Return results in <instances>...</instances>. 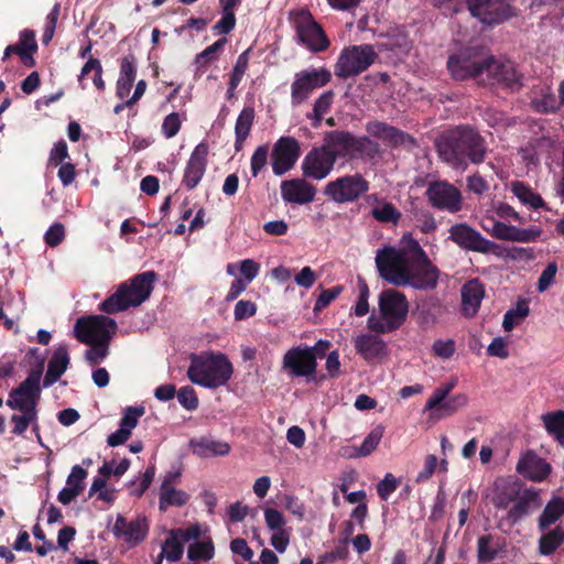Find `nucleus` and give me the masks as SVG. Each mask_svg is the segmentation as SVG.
I'll return each mask as SVG.
<instances>
[{
    "mask_svg": "<svg viewBox=\"0 0 564 564\" xmlns=\"http://www.w3.org/2000/svg\"><path fill=\"white\" fill-rule=\"evenodd\" d=\"M316 356L310 349L294 347L283 356V368L289 370L292 376H311L316 371Z\"/></svg>",
    "mask_w": 564,
    "mask_h": 564,
    "instance_id": "412c9836",
    "label": "nucleus"
},
{
    "mask_svg": "<svg viewBox=\"0 0 564 564\" xmlns=\"http://www.w3.org/2000/svg\"><path fill=\"white\" fill-rule=\"evenodd\" d=\"M264 519L267 527L270 530H283L282 527L284 525L285 521L283 514L280 511L268 508L264 510Z\"/></svg>",
    "mask_w": 564,
    "mask_h": 564,
    "instance_id": "69168bd1",
    "label": "nucleus"
},
{
    "mask_svg": "<svg viewBox=\"0 0 564 564\" xmlns=\"http://www.w3.org/2000/svg\"><path fill=\"white\" fill-rule=\"evenodd\" d=\"M477 83L513 89L519 85V74L510 61L484 54V64L480 67Z\"/></svg>",
    "mask_w": 564,
    "mask_h": 564,
    "instance_id": "1a4fd4ad",
    "label": "nucleus"
},
{
    "mask_svg": "<svg viewBox=\"0 0 564 564\" xmlns=\"http://www.w3.org/2000/svg\"><path fill=\"white\" fill-rule=\"evenodd\" d=\"M510 189L513 195L524 205H528L534 209L544 206L542 197L534 193L528 185L522 182L511 183Z\"/></svg>",
    "mask_w": 564,
    "mask_h": 564,
    "instance_id": "79ce46f5",
    "label": "nucleus"
},
{
    "mask_svg": "<svg viewBox=\"0 0 564 564\" xmlns=\"http://www.w3.org/2000/svg\"><path fill=\"white\" fill-rule=\"evenodd\" d=\"M468 402V398L464 393L455 394L451 398H446L444 403L434 414L435 417L449 416L456 413L459 409L464 408Z\"/></svg>",
    "mask_w": 564,
    "mask_h": 564,
    "instance_id": "09e8293b",
    "label": "nucleus"
},
{
    "mask_svg": "<svg viewBox=\"0 0 564 564\" xmlns=\"http://www.w3.org/2000/svg\"><path fill=\"white\" fill-rule=\"evenodd\" d=\"M155 281L156 273L154 271L137 274L129 281L119 284L117 291L99 305L100 311L116 314L141 305L150 297Z\"/></svg>",
    "mask_w": 564,
    "mask_h": 564,
    "instance_id": "f03ea898",
    "label": "nucleus"
},
{
    "mask_svg": "<svg viewBox=\"0 0 564 564\" xmlns=\"http://www.w3.org/2000/svg\"><path fill=\"white\" fill-rule=\"evenodd\" d=\"M491 228H487L485 224H482V228L494 238L500 240L530 242L536 240L541 235V230L538 228L521 229L497 220H491Z\"/></svg>",
    "mask_w": 564,
    "mask_h": 564,
    "instance_id": "5701e85b",
    "label": "nucleus"
},
{
    "mask_svg": "<svg viewBox=\"0 0 564 564\" xmlns=\"http://www.w3.org/2000/svg\"><path fill=\"white\" fill-rule=\"evenodd\" d=\"M366 131L369 135L381 140L390 147L414 144V139L410 134L382 121L373 120L367 122Z\"/></svg>",
    "mask_w": 564,
    "mask_h": 564,
    "instance_id": "4be33fe9",
    "label": "nucleus"
},
{
    "mask_svg": "<svg viewBox=\"0 0 564 564\" xmlns=\"http://www.w3.org/2000/svg\"><path fill=\"white\" fill-rule=\"evenodd\" d=\"M436 149L442 160L463 170L468 162L481 163L486 155L484 139L469 127H457L444 132L436 141Z\"/></svg>",
    "mask_w": 564,
    "mask_h": 564,
    "instance_id": "f257e3e1",
    "label": "nucleus"
},
{
    "mask_svg": "<svg viewBox=\"0 0 564 564\" xmlns=\"http://www.w3.org/2000/svg\"><path fill=\"white\" fill-rule=\"evenodd\" d=\"M430 204L441 210L457 213L462 209V194L447 182H432L426 188Z\"/></svg>",
    "mask_w": 564,
    "mask_h": 564,
    "instance_id": "dca6fc26",
    "label": "nucleus"
},
{
    "mask_svg": "<svg viewBox=\"0 0 564 564\" xmlns=\"http://www.w3.org/2000/svg\"><path fill=\"white\" fill-rule=\"evenodd\" d=\"M68 365V349L65 345H61L54 350L48 361L47 371L43 380V386L47 388L55 383L61 378V376L66 371Z\"/></svg>",
    "mask_w": 564,
    "mask_h": 564,
    "instance_id": "2f4dec72",
    "label": "nucleus"
},
{
    "mask_svg": "<svg viewBox=\"0 0 564 564\" xmlns=\"http://www.w3.org/2000/svg\"><path fill=\"white\" fill-rule=\"evenodd\" d=\"M564 516V497H554L545 506L543 512L539 517V529L545 531L550 525L554 524Z\"/></svg>",
    "mask_w": 564,
    "mask_h": 564,
    "instance_id": "4c0bfd02",
    "label": "nucleus"
},
{
    "mask_svg": "<svg viewBox=\"0 0 564 564\" xmlns=\"http://www.w3.org/2000/svg\"><path fill=\"white\" fill-rule=\"evenodd\" d=\"M297 36L313 52L326 50L329 42L319 26L307 12H302L297 20Z\"/></svg>",
    "mask_w": 564,
    "mask_h": 564,
    "instance_id": "aec40b11",
    "label": "nucleus"
},
{
    "mask_svg": "<svg viewBox=\"0 0 564 564\" xmlns=\"http://www.w3.org/2000/svg\"><path fill=\"white\" fill-rule=\"evenodd\" d=\"M502 550L500 538L491 534L481 535L477 540V555L479 563L492 561Z\"/></svg>",
    "mask_w": 564,
    "mask_h": 564,
    "instance_id": "e433bc0d",
    "label": "nucleus"
},
{
    "mask_svg": "<svg viewBox=\"0 0 564 564\" xmlns=\"http://www.w3.org/2000/svg\"><path fill=\"white\" fill-rule=\"evenodd\" d=\"M177 399L178 402L187 410H195L198 405V399L195 390L189 386L180 389Z\"/></svg>",
    "mask_w": 564,
    "mask_h": 564,
    "instance_id": "052dcab7",
    "label": "nucleus"
},
{
    "mask_svg": "<svg viewBox=\"0 0 564 564\" xmlns=\"http://www.w3.org/2000/svg\"><path fill=\"white\" fill-rule=\"evenodd\" d=\"M398 479L390 473L378 484L377 491L382 500H387L389 496L398 488Z\"/></svg>",
    "mask_w": 564,
    "mask_h": 564,
    "instance_id": "bf43d9fd",
    "label": "nucleus"
},
{
    "mask_svg": "<svg viewBox=\"0 0 564 564\" xmlns=\"http://www.w3.org/2000/svg\"><path fill=\"white\" fill-rule=\"evenodd\" d=\"M416 247H421L419 242L411 241L405 248L388 247L378 250L376 265L380 275L393 285L404 286L405 276L416 256Z\"/></svg>",
    "mask_w": 564,
    "mask_h": 564,
    "instance_id": "423d86ee",
    "label": "nucleus"
},
{
    "mask_svg": "<svg viewBox=\"0 0 564 564\" xmlns=\"http://www.w3.org/2000/svg\"><path fill=\"white\" fill-rule=\"evenodd\" d=\"M371 216L380 223L398 224L401 218V213L392 203L380 200L372 208Z\"/></svg>",
    "mask_w": 564,
    "mask_h": 564,
    "instance_id": "37998d69",
    "label": "nucleus"
},
{
    "mask_svg": "<svg viewBox=\"0 0 564 564\" xmlns=\"http://www.w3.org/2000/svg\"><path fill=\"white\" fill-rule=\"evenodd\" d=\"M542 506V500L536 490L525 489L520 495L518 501L509 510L508 517L512 522L519 521L522 517L538 510Z\"/></svg>",
    "mask_w": 564,
    "mask_h": 564,
    "instance_id": "7c9ffc66",
    "label": "nucleus"
},
{
    "mask_svg": "<svg viewBox=\"0 0 564 564\" xmlns=\"http://www.w3.org/2000/svg\"><path fill=\"white\" fill-rule=\"evenodd\" d=\"M517 470L524 477L542 481L551 471V466L534 454H527L517 464Z\"/></svg>",
    "mask_w": 564,
    "mask_h": 564,
    "instance_id": "c756f323",
    "label": "nucleus"
},
{
    "mask_svg": "<svg viewBox=\"0 0 564 564\" xmlns=\"http://www.w3.org/2000/svg\"><path fill=\"white\" fill-rule=\"evenodd\" d=\"M334 101V91L327 90L323 93L314 102L313 113L307 115L308 119L313 120V127L317 128L321 124L323 116L328 112Z\"/></svg>",
    "mask_w": 564,
    "mask_h": 564,
    "instance_id": "a18cd8bd",
    "label": "nucleus"
},
{
    "mask_svg": "<svg viewBox=\"0 0 564 564\" xmlns=\"http://www.w3.org/2000/svg\"><path fill=\"white\" fill-rule=\"evenodd\" d=\"M335 163L333 156L321 145L313 148L305 155L302 162V171L304 176L321 181L330 174Z\"/></svg>",
    "mask_w": 564,
    "mask_h": 564,
    "instance_id": "6ab92c4d",
    "label": "nucleus"
},
{
    "mask_svg": "<svg viewBox=\"0 0 564 564\" xmlns=\"http://www.w3.org/2000/svg\"><path fill=\"white\" fill-rule=\"evenodd\" d=\"M383 436V427H375L364 440L362 444L355 451V454H350V457H366L370 455L380 443Z\"/></svg>",
    "mask_w": 564,
    "mask_h": 564,
    "instance_id": "de8ad7c7",
    "label": "nucleus"
},
{
    "mask_svg": "<svg viewBox=\"0 0 564 564\" xmlns=\"http://www.w3.org/2000/svg\"><path fill=\"white\" fill-rule=\"evenodd\" d=\"M208 145L199 143L191 154L184 171L183 183L188 189L195 188L206 171Z\"/></svg>",
    "mask_w": 564,
    "mask_h": 564,
    "instance_id": "393cba45",
    "label": "nucleus"
},
{
    "mask_svg": "<svg viewBox=\"0 0 564 564\" xmlns=\"http://www.w3.org/2000/svg\"><path fill=\"white\" fill-rule=\"evenodd\" d=\"M181 128V121L178 115L173 112L170 113L163 121L162 131L164 135L170 139L176 135Z\"/></svg>",
    "mask_w": 564,
    "mask_h": 564,
    "instance_id": "774afa93",
    "label": "nucleus"
},
{
    "mask_svg": "<svg viewBox=\"0 0 564 564\" xmlns=\"http://www.w3.org/2000/svg\"><path fill=\"white\" fill-rule=\"evenodd\" d=\"M22 415H12V422L14 423L13 433L21 435L23 434L31 422L36 417V411H21Z\"/></svg>",
    "mask_w": 564,
    "mask_h": 564,
    "instance_id": "6e6d98bb",
    "label": "nucleus"
},
{
    "mask_svg": "<svg viewBox=\"0 0 564 564\" xmlns=\"http://www.w3.org/2000/svg\"><path fill=\"white\" fill-rule=\"evenodd\" d=\"M449 239L464 250L478 253L499 254L500 247L486 239L479 231L467 224H455L449 228Z\"/></svg>",
    "mask_w": 564,
    "mask_h": 564,
    "instance_id": "f8f14e48",
    "label": "nucleus"
},
{
    "mask_svg": "<svg viewBox=\"0 0 564 564\" xmlns=\"http://www.w3.org/2000/svg\"><path fill=\"white\" fill-rule=\"evenodd\" d=\"M248 62H249L248 51H245L243 53H241L238 56L236 65L234 66V69H232L231 76H230L232 87H237L240 84V82L248 68Z\"/></svg>",
    "mask_w": 564,
    "mask_h": 564,
    "instance_id": "4d7b16f0",
    "label": "nucleus"
},
{
    "mask_svg": "<svg viewBox=\"0 0 564 564\" xmlns=\"http://www.w3.org/2000/svg\"><path fill=\"white\" fill-rule=\"evenodd\" d=\"M438 278V269L431 262L425 251L421 247H416V256L405 276V285L417 290H431L437 285Z\"/></svg>",
    "mask_w": 564,
    "mask_h": 564,
    "instance_id": "ddd939ff",
    "label": "nucleus"
},
{
    "mask_svg": "<svg viewBox=\"0 0 564 564\" xmlns=\"http://www.w3.org/2000/svg\"><path fill=\"white\" fill-rule=\"evenodd\" d=\"M564 543V529L561 525L545 532L539 540V552L551 555Z\"/></svg>",
    "mask_w": 564,
    "mask_h": 564,
    "instance_id": "a19ab883",
    "label": "nucleus"
},
{
    "mask_svg": "<svg viewBox=\"0 0 564 564\" xmlns=\"http://www.w3.org/2000/svg\"><path fill=\"white\" fill-rule=\"evenodd\" d=\"M37 366L33 368L26 379L14 389L7 400L8 406L20 411H36V401L40 397V380L44 369V358L37 357Z\"/></svg>",
    "mask_w": 564,
    "mask_h": 564,
    "instance_id": "6e6552de",
    "label": "nucleus"
},
{
    "mask_svg": "<svg viewBox=\"0 0 564 564\" xmlns=\"http://www.w3.org/2000/svg\"><path fill=\"white\" fill-rule=\"evenodd\" d=\"M189 500V495L184 490L176 489L175 486L161 484L159 508L164 511L167 507H182Z\"/></svg>",
    "mask_w": 564,
    "mask_h": 564,
    "instance_id": "c9c22d12",
    "label": "nucleus"
},
{
    "mask_svg": "<svg viewBox=\"0 0 564 564\" xmlns=\"http://www.w3.org/2000/svg\"><path fill=\"white\" fill-rule=\"evenodd\" d=\"M541 419L546 432L564 446V410L547 412Z\"/></svg>",
    "mask_w": 564,
    "mask_h": 564,
    "instance_id": "58836bf2",
    "label": "nucleus"
},
{
    "mask_svg": "<svg viewBox=\"0 0 564 564\" xmlns=\"http://www.w3.org/2000/svg\"><path fill=\"white\" fill-rule=\"evenodd\" d=\"M432 349L437 357L448 359L455 352V341L453 339H440L433 344Z\"/></svg>",
    "mask_w": 564,
    "mask_h": 564,
    "instance_id": "e2e57ef3",
    "label": "nucleus"
},
{
    "mask_svg": "<svg viewBox=\"0 0 564 564\" xmlns=\"http://www.w3.org/2000/svg\"><path fill=\"white\" fill-rule=\"evenodd\" d=\"M254 120V109L252 107H245L239 113L236 126V148L240 149L245 140L248 138Z\"/></svg>",
    "mask_w": 564,
    "mask_h": 564,
    "instance_id": "ea45409f",
    "label": "nucleus"
},
{
    "mask_svg": "<svg viewBox=\"0 0 564 564\" xmlns=\"http://www.w3.org/2000/svg\"><path fill=\"white\" fill-rule=\"evenodd\" d=\"M116 329V321L105 315L80 317L74 328L76 338L84 344L109 343Z\"/></svg>",
    "mask_w": 564,
    "mask_h": 564,
    "instance_id": "9d476101",
    "label": "nucleus"
},
{
    "mask_svg": "<svg viewBox=\"0 0 564 564\" xmlns=\"http://www.w3.org/2000/svg\"><path fill=\"white\" fill-rule=\"evenodd\" d=\"M316 188L304 178H293L281 183L282 198L292 204L305 205L314 200Z\"/></svg>",
    "mask_w": 564,
    "mask_h": 564,
    "instance_id": "a878e982",
    "label": "nucleus"
},
{
    "mask_svg": "<svg viewBox=\"0 0 564 564\" xmlns=\"http://www.w3.org/2000/svg\"><path fill=\"white\" fill-rule=\"evenodd\" d=\"M330 78V72L325 68H313L296 73L291 85L292 104L294 106L302 104L314 89L325 86Z\"/></svg>",
    "mask_w": 564,
    "mask_h": 564,
    "instance_id": "4468645a",
    "label": "nucleus"
},
{
    "mask_svg": "<svg viewBox=\"0 0 564 564\" xmlns=\"http://www.w3.org/2000/svg\"><path fill=\"white\" fill-rule=\"evenodd\" d=\"M189 446L195 455L203 458L225 456L230 452V445L228 443L207 437L192 440Z\"/></svg>",
    "mask_w": 564,
    "mask_h": 564,
    "instance_id": "72a5a7b5",
    "label": "nucleus"
},
{
    "mask_svg": "<svg viewBox=\"0 0 564 564\" xmlns=\"http://www.w3.org/2000/svg\"><path fill=\"white\" fill-rule=\"evenodd\" d=\"M470 14L486 24L500 23L513 14L505 0H467Z\"/></svg>",
    "mask_w": 564,
    "mask_h": 564,
    "instance_id": "f3484780",
    "label": "nucleus"
},
{
    "mask_svg": "<svg viewBox=\"0 0 564 564\" xmlns=\"http://www.w3.org/2000/svg\"><path fill=\"white\" fill-rule=\"evenodd\" d=\"M455 382L444 383L436 388L430 399L426 401L424 411H434L433 414L441 408V405L446 400L447 395L454 388Z\"/></svg>",
    "mask_w": 564,
    "mask_h": 564,
    "instance_id": "8fccbe9b",
    "label": "nucleus"
},
{
    "mask_svg": "<svg viewBox=\"0 0 564 564\" xmlns=\"http://www.w3.org/2000/svg\"><path fill=\"white\" fill-rule=\"evenodd\" d=\"M269 150L267 147H259L256 149L251 156V170L252 175L257 176L258 173L263 169L267 164Z\"/></svg>",
    "mask_w": 564,
    "mask_h": 564,
    "instance_id": "0e129e2a",
    "label": "nucleus"
},
{
    "mask_svg": "<svg viewBox=\"0 0 564 564\" xmlns=\"http://www.w3.org/2000/svg\"><path fill=\"white\" fill-rule=\"evenodd\" d=\"M232 372V364L224 354L207 352L191 356L187 377L195 384L215 389L225 386Z\"/></svg>",
    "mask_w": 564,
    "mask_h": 564,
    "instance_id": "7ed1b4c3",
    "label": "nucleus"
},
{
    "mask_svg": "<svg viewBox=\"0 0 564 564\" xmlns=\"http://www.w3.org/2000/svg\"><path fill=\"white\" fill-rule=\"evenodd\" d=\"M377 58V53L369 44L352 45L345 48L335 65V75L348 78L365 72Z\"/></svg>",
    "mask_w": 564,
    "mask_h": 564,
    "instance_id": "0eeeda50",
    "label": "nucleus"
},
{
    "mask_svg": "<svg viewBox=\"0 0 564 564\" xmlns=\"http://www.w3.org/2000/svg\"><path fill=\"white\" fill-rule=\"evenodd\" d=\"M529 305L522 300L517 303L516 308H511L506 312L503 316L502 326L506 332L513 329L516 325H519L529 315Z\"/></svg>",
    "mask_w": 564,
    "mask_h": 564,
    "instance_id": "49530a36",
    "label": "nucleus"
},
{
    "mask_svg": "<svg viewBox=\"0 0 564 564\" xmlns=\"http://www.w3.org/2000/svg\"><path fill=\"white\" fill-rule=\"evenodd\" d=\"M214 555V546L210 541L195 542L188 546L187 557L194 560H210Z\"/></svg>",
    "mask_w": 564,
    "mask_h": 564,
    "instance_id": "603ef678",
    "label": "nucleus"
},
{
    "mask_svg": "<svg viewBox=\"0 0 564 564\" xmlns=\"http://www.w3.org/2000/svg\"><path fill=\"white\" fill-rule=\"evenodd\" d=\"M484 52L477 48H466L451 56L447 68L457 80L467 78L478 79L479 70L484 64Z\"/></svg>",
    "mask_w": 564,
    "mask_h": 564,
    "instance_id": "2eb2a0df",
    "label": "nucleus"
},
{
    "mask_svg": "<svg viewBox=\"0 0 564 564\" xmlns=\"http://www.w3.org/2000/svg\"><path fill=\"white\" fill-rule=\"evenodd\" d=\"M354 345L357 354L369 364H378L388 355L387 344L378 335H358L354 338Z\"/></svg>",
    "mask_w": 564,
    "mask_h": 564,
    "instance_id": "b1692460",
    "label": "nucleus"
},
{
    "mask_svg": "<svg viewBox=\"0 0 564 564\" xmlns=\"http://www.w3.org/2000/svg\"><path fill=\"white\" fill-rule=\"evenodd\" d=\"M561 105V98L553 94H544L541 98L533 100L534 108L541 112H554Z\"/></svg>",
    "mask_w": 564,
    "mask_h": 564,
    "instance_id": "864d4df0",
    "label": "nucleus"
},
{
    "mask_svg": "<svg viewBox=\"0 0 564 564\" xmlns=\"http://www.w3.org/2000/svg\"><path fill=\"white\" fill-rule=\"evenodd\" d=\"M109 343H93V347L86 351V359L90 365H97L108 355Z\"/></svg>",
    "mask_w": 564,
    "mask_h": 564,
    "instance_id": "13d9d810",
    "label": "nucleus"
},
{
    "mask_svg": "<svg viewBox=\"0 0 564 564\" xmlns=\"http://www.w3.org/2000/svg\"><path fill=\"white\" fill-rule=\"evenodd\" d=\"M369 189L368 181L361 174L345 175L329 182L325 187V195L336 203H350L357 200Z\"/></svg>",
    "mask_w": 564,
    "mask_h": 564,
    "instance_id": "9b49d317",
    "label": "nucleus"
},
{
    "mask_svg": "<svg viewBox=\"0 0 564 564\" xmlns=\"http://www.w3.org/2000/svg\"><path fill=\"white\" fill-rule=\"evenodd\" d=\"M323 148L337 159H375L380 150L379 144L369 137H356L349 131L333 130L325 133Z\"/></svg>",
    "mask_w": 564,
    "mask_h": 564,
    "instance_id": "20e7f679",
    "label": "nucleus"
},
{
    "mask_svg": "<svg viewBox=\"0 0 564 564\" xmlns=\"http://www.w3.org/2000/svg\"><path fill=\"white\" fill-rule=\"evenodd\" d=\"M65 237L64 226L59 223L54 224L45 234V241L51 247L58 246Z\"/></svg>",
    "mask_w": 564,
    "mask_h": 564,
    "instance_id": "338daca9",
    "label": "nucleus"
},
{
    "mask_svg": "<svg viewBox=\"0 0 564 564\" xmlns=\"http://www.w3.org/2000/svg\"><path fill=\"white\" fill-rule=\"evenodd\" d=\"M300 156V143L292 137L280 138L272 151V170L275 175L290 171Z\"/></svg>",
    "mask_w": 564,
    "mask_h": 564,
    "instance_id": "a211bd4d",
    "label": "nucleus"
},
{
    "mask_svg": "<svg viewBox=\"0 0 564 564\" xmlns=\"http://www.w3.org/2000/svg\"><path fill=\"white\" fill-rule=\"evenodd\" d=\"M113 533L117 538L134 545L144 540L148 533V524L145 519L138 518L128 521L124 517L118 516L113 525Z\"/></svg>",
    "mask_w": 564,
    "mask_h": 564,
    "instance_id": "bb28decb",
    "label": "nucleus"
},
{
    "mask_svg": "<svg viewBox=\"0 0 564 564\" xmlns=\"http://www.w3.org/2000/svg\"><path fill=\"white\" fill-rule=\"evenodd\" d=\"M87 477V471L79 465H75L72 468L70 474L67 477L66 484L68 488L75 489L79 495L84 489V479Z\"/></svg>",
    "mask_w": 564,
    "mask_h": 564,
    "instance_id": "5fc2aeb1",
    "label": "nucleus"
},
{
    "mask_svg": "<svg viewBox=\"0 0 564 564\" xmlns=\"http://www.w3.org/2000/svg\"><path fill=\"white\" fill-rule=\"evenodd\" d=\"M408 312V301L402 293L393 289L384 290L379 295V315L369 316L368 328L376 334L391 333L403 324Z\"/></svg>",
    "mask_w": 564,
    "mask_h": 564,
    "instance_id": "39448f33",
    "label": "nucleus"
},
{
    "mask_svg": "<svg viewBox=\"0 0 564 564\" xmlns=\"http://www.w3.org/2000/svg\"><path fill=\"white\" fill-rule=\"evenodd\" d=\"M518 497L514 486L498 488L492 497V505L498 509H506Z\"/></svg>",
    "mask_w": 564,
    "mask_h": 564,
    "instance_id": "3c124183",
    "label": "nucleus"
},
{
    "mask_svg": "<svg viewBox=\"0 0 564 564\" xmlns=\"http://www.w3.org/2000/svg\"><path fill=\"white\" fill-rule=\"evenodd\" d=\"M555 148V141L550 133L542 132L532 138L528 144L521 149L522 158L528 163L535 164L542 159H550Z\"/></svg>",
    "mask_w": 564,
    "mask_h": 564,
    "instance_id": "c85d7f7f",
    "label": "nucleus"
},
{
    "mask_svg": "<svg viewBox=\"0 0 564 564\" xmlns=\"http://www.w3.org/2000/svg\"><path fill=\"white\" fill-rule=\"evenodd\" d=\"M485 291L481 283L470 280L462 288L463 312L467 317H473L480 306Z\"/></svg>",
    "mask_w": 564,
    "mask_h": 564,
    "instance_id": "473e14b6",
    "label": "nucleus"
},
{
    "mask_svg": "<svg viewBox=\"0 0 564 564\" xmlns=\"http://www.w3.org/2000/svg\"><path fill=\"white\" fill-rule=\"evenodd\" d=\"M135 58L134 56H126L121 59L120 76L117 82V95L119 98H126L135 79Z\"/></svg>",
    "mask_w": 564,
    "mask_h": 564,
    "instance_id": "f704fd0d",
    "label": "nucleus"
},
{
    "mask_svg": "<svg viewBox=\"0 0 564 564\" xmlns=\"http://www.w3.org/2000/svg\"><path fill=\"white\" fill-rule=\"evenodd\" d=\"M143 414V406H128L121 417L120 427L108 436L107 444L111 447H116L126 443Z\"/></svg>",
    "mask_w": 564,
    "mask_h": 564,
    "instance_id": "cd10ccee",
    "label": "nucleus"
},
{
    "mask_svg": "<svg viewBox=\"0 0 564 564\" xmlns=\"http://www.w3.org/2000/svg\"><path fill=\"white\" fill-rule=\"evenodd\" d=\"M556 272H557V265L555 262H551L546 265V268L542 271V273L539 278V281H538L539 292H544L550 288V285L554 281Z\"/></svg>",
    "mask_w": 564,
    "mask_h": 564,
    "instance_id": "680f3d73",
    "label": "nucleus"
},
{
    "mask_svg": "<svg viewBox=\"0 0 564 564\" xmlns=\"http://www.w3.org/2000/svg\"><path fill=\"white\" fill-rule=\"evenodd\" d=\"M183 544L177 536L170 531V536L165 540L162 545V551L159 555L156 564H161L162 558L165 557L170 562H176L181 560L183 555Z\"/></svg>",
    "mask_w": 564,
    "mask_h": 564,
    "instance_id": "c03bdc74",
    "label": "nucleus"
}]
</instances>
